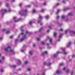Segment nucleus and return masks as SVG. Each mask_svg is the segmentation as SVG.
I'll return each mask as SVG.
<instances>
[{
	"label": "nucleus",
	"mask_w": 75,
	"mask_h": 75,
	"mask_svg": "<svg viewBox=\"0 0 75 75\" xmlns=\"http://www.w3.org/2000/svg\"><path fill=\"white\" fill-rule=\"evenodd\" d=\"M45 54H47V51H45L44 53H42L41 55L42 56H44V55H45Z\"/></svg>",
	"instance_id": "10"
},
{
	"label": "nucleus",
	"mask_w": 75,
	"mask_h": 75,
	"mask_svg": "<svg viewBox=\"0 0 75 75\" xmlns=\"http://www.w3.org/2000/svg\"><path fill=\"white\" fill-rule=\"evenodd\" d=\"M42 75H45V73H44V72L42 73Z\"/></svg>",
	"instance_id": "53"
},
{
	"label": "nucleus",
	"mask_w": 75,
	"mask_h": 75,
	"mask_svg": "<svg viewBox=\"0 0 75 75\" xmlns=\"http://www.w3.org/2000/svg\"><path fill=\"white\" fill-rule=\"evenodd\" d=\"M60 11L61 10L60 9H57V12L56 13V14H58Z\"/></svg>",
	"instance_id": "18"
},
{
	"label": "nucleus",
	"mask_w": 75,
	"mask_h": 75,
	"mask_svg": "<svg viewBox=\"0 0 75 75\" xmlns=\"http://www.w3.org/2000/svg\"><path fill=\"white\" fill-rule=\"evenodd\" d=\"M18 39H16L15 40V43H17V41H18Z\"/></svg>",
	"instance_id": "30"
},
{
	"label": "nucleus",
	"mask_w": 75,
	"mask_h": 75,
	"mask_svg": "<svg viewBox=\"0 0 75 75\" xmlns=\"http://www.w3.org/2000/svg\"><path fill=\"white\" fill-rule=\"evenodd\" d=\"M42 19V17L41 16V15L39 16V20H40L39 21H38V23H40L41 21V19Z\"/></svg>",
	"instance_id": "6"
},
{
	"label": "nucleus",
	"mask_w": 75,
	"mask_h": 75,
	"mask_svg": "<svg viewBox=\"0 0 75 75\" xmlns=\"http://www.w3.org/2000/svg\"><path fill=\"white\" fill-rule=\"evenodd\" d=\"M26 34H32V33L27 31L26 32Z\"/></svg>",
	"instance_id": "26"
},
{
	"label": "nucleus",
	"mask_w": 75,
	"mask_h": 75,
	"mask_svg": "<svg viewBox=\"0 0 75 75\" xmlns=\"http://www.w3.org/2000/svg\"><path fill=\"white\" fill-rule=\"evenodd\" d=\"M17 18L16 17H14L13 18V20H15Z\"/></svg>",
	"instance_id": "51"
},
{
	"label": "nucleus",
	"mask_w": 75,
	"mask_h": 75,
	"mask_svg": "<svg viewBox=\"0 0 75 75\" xmlns=\"http://www.w3.org/2000/svg\"><path fill=\"white\" fill-rule=\"evenodd\" d=\"M21 51L22 52H24V50H21Z\"/></svg>",
	"instance_id": "63"
},
{
	"label": "nucleus",
	"mask_w": 75,
	"mask_h": 75,
	"mask_svg": "<svg viewBox=\"0 0 75 75\" xmlns=\"http://www.w3.org/2000/svg\"><path fill=\"white\" fill-rule=\"evenodd\" d=\"M3 39V38H1V37L0 38V40H2Z\"/></svg>",
	"instance_id": "54"
},
{
	"label": "nucleus",
	"mask_w": 75,
	"mask_h": 75,
	"mask_svg": "<svg viewBox=\"0 0 75 75\" xmlns=\"http://www.w3.org/2000/svg\"><path fill=\"white\" fill-rule=\"evenodd\" d=\"M3 70L2 69H1V72H3Z\"/></svg>",
	"instance_id": "49"
},
{
	"label": "nucleus",
	"mask_w": 75,
	"mask_h": 75,
	"mask_svg": "<svg viewBox=\"0 0 75 75\" xmlns=\"http://www.w3.org/2000/svg\"><path fill=\"white\" fill-rule=\"evenodd\" d=\"M28 62H25V64H28Z\"/></svg>",
	"instance_id": "48"
},
{
	"label": "nucleus",
	"mask_w": 75,
	"mask_h": 75,
	"mask_svg": "<svg viewBox=\"0 0 75 75\" xmlns=\"http://www.w3.org/2000/svg\"><path fill=\"white\" fill-rule=\"evenodd\" d=\"M60 66H62L64 65V63H61L59 64Z\"/></svg>",
	"instance_id": "29"
},
{
	"label": "nucleus",
	"mask_w": 75,
	"mask_h": 75,
	"mask_svg": "<svg viewBox=\"0 0 75 75\" xmlns=\"http://www.w3.org/2000/svg\"><path fill=\"white\" fill-rule=\"evenodd\" d=\"M37 41H40V39L39 38H37Z\"/></svg>",
	"instance_id": "37"
},
{
	"label": "nucleus",
	"mask_w": 75,
	"mask_h": 75,
	"mask_svg": "<svg viewBox=\"0 0 75 75\" xmlns=\"http://www.w3.org/2000/svg\"><path fill=\"white\" fill-rule=\"evenodd\" d=\"M75 57V55H73L72 56V57H73V58H74Z\"/></svg>",
	"instance_id": "47"
},
{
	"label": "nucleus",
	"mask_w": 75,
	"mask_h": 75,
	"mask_svg": "<svg viewBox=\"0 0 75 75\" xmlns=\"http://www.w3.org/2000/svg\"><path fill=\"white\" fill-rule=\"evenodd\" d=\"M45 18H46V19H48V18H49V16H45Z\"/></svg>",
	"instance_id": "35"
},
{
	"label": "nucleus",
	"mask_w": 75,
	"mask_h": 75,
	"mask_svg": "<svg viewBox=\"0 0 75 75\" xmlns=\"http://www.w3.org/2000/svg\"><path fill=\"white\" fill-rule=\"evenodd\" d=\"M2 60H0V63H1V62H2V61H3V60H4V57H2Z\"/></svg>",
	"instance_id": "24"
},
{
	"label": "nucleus",
	"mask_w": 75,
	"mask_h": 75,
	"mask_svg": "<svg viewBox=\"0 0 75 75\" xmlns=\"http://www.w3.org/2000/svg\"><path fill=\"white\" fill-rule=\"evenodd\" d=\"M23 5L22 4H19V6L20 7H21V5Z\"/></svg>",
	"instance_id": "52"
},
{
	"label": "nucleus",
	"mask_w": 75,
	"mask_h": 75,
	"mask_svg": "<svg viewBox=\"0 0 75 75\" xmlns=\"http://www.w3.org/2000/svg\"><path fill=\"white\" fill-rule=\"evenodd\" d=\"M59 52H58L56 54H54L53 55V57L56 58V57H57L58 56V54H59Z\"/></svg>",
	"instance_id": "8"
},
{
	"label": "nucleus",
	"mask_w": 75,
	"mask_h": 75,
	"mask_svg": "<svg viewBox=\"0 0 75 75\" xmlns=\"http://www.w3.org/2000/svg\"><path fill=\"white\" fill-rule=\"evenodd\" d=\"M62 34L61 33L59 35V39H58V41H59L61 40V37H62Z\"/></svg>",
	"instance_id": "9"
},
{
	"label": "nucleus",
	"mask_w": 75,
	"mask_h": 75,
	"mask_svg": "<svg viewBox=\"0 0 75 75\" xmlns=\"http://www.w3.org/2000/svg\"><path fill=\"white\" fill-rule=\"evenodd\" d=\"M33 23H35V20H34V21H30L29 23V24H30V25H31Z\"/></svg>",
	"instance_id": "14"
},
{
	"label": "nucleus",
	"mask_w": 75,
	"mask_h": 75,
	"mask_svg": "<svg viewBox=\"0 0 75 75\" xmlns=\"http://www.w3.org/2000/svg\"><path fill=\"white\" fill-rule=\"evenodd\" d=\"M29 54L30 55H33V52H32L31 51H30Z\"/></svg>",
	"instance_id": "27"
},
{
	"label": "nucleus",
	"mask_w": 75,
	"mask_h": 75,
	"mask_svg": "<svg viewBox=\"0 0 75 75\" xmlns=\"http://www.w3.org/2000/svg\"><path fill=\"white\" fill-rule=\"evenodd\" d=\"M42 29H43V28H41L39 30V32H41V30H42Z\"/></svg>",
	"instance_id": "31"
},
{
	"label": "nucleus",
	"mask_w": 75,
	"mask_h": 75,
	"mask_svg": "<svg viewBox=\"0 0 75 75\" xmlns=\"http://www.w3.org/2000/svg\"><path fill=\"white\" fill-rule=\"evenodd\" d=\"M41 43L42 45H44V42H41Z\"/></svg>",
	"instance_id": "44"
},
{
	"label": "nucleus",
	"mask_w": 75,
	"mask_h": 75,
	"mask_svg": "<svg viewBox=\"0 0 75 75\" xmlns=\"http://www.w3.org/2000/svg\"><path fill=\"white\" fill-rule=\"evenodd\" d=\"M56 74H61V71L59 70H57L56 71Z\"/></svg>",
	"instance_id": "16"
},
{
	"label": "nucleus",
	"mask_w": 75,
	"mask_h": 75,
	"mask_svg": "<svg viewBox=\"0 0 75 75\" xmlns=\"http://www.w3.org/2000/svg\"><path fill=\"white\" fill-rule=\"evenodd\" d=\"M33 13H36V11L35 9H33Z\"/></svg>",
	"instance_id": "25"
},
{
	"label": "nucleus",
	"mask_w": 75,
	"mask_h": 75,
	"mask_svg": "<svg viewBox=\"0 0 75 75\" xmlns=\"http://www.w3.org/2000/svg\"><path fill=\"white\" fill-rule=\"evenodd\" d=\"M21 20H22L21 18H20L18 20L15 21V22H18V21H21Z\"/></svg>",
	"instance_id": "21"
},
{
	"label": "nucleus",
	"mask_w": 75,
	"mask_h": 75,
	"mask_svg": "<svg viewBox=\"0 0 75 75\" xmlns=\"http://www.w3.org/2000/svg\"><path fill=\"white\" fill-rule=\"evenodd\" d=\"M59 16H57V19L58 20V19H59Z\"/></svg>",
	"instance_id": "45"
},
{
	"label": "nucleus",
	"mask_w": 75,
	"mask_h": 75,
	"mask_svg": "<svg viewBox=\"0 0 75 75\" xmlns=\"http://www.w3.org/2000/svg\"><path fill=\"white\" fill-rule=\"evenodd\" d=\"M60 31H63V30L62 29H61L60 30Z\"/></svg>",
	"instance_id": "62"
},
{
	"label": "nucleus",
	"mask_w": 75,
	"mask_h": 75,
	"mask_svg": "<svg viewBox=\"0 0 75 75\" xmlns=\"http://www.w3.org/2000/svg\"><path fill=\"white\" fill-rule=\"evenodd\" d=\"M68 30H65V34H67L68 33Z\"/></svg>",
	"instance_id": "40"
},
{
	"label": "nucleus",
	"mask_w": 75,
	"mask_h": 75,
	"mask_svg": "<svg viewBox=\"0 0 75 75\" xmlns=\"http://www.w3.org/2000/svg\"><path fill=\"white\" fill-rule=\"evenodd\" d=\"M47 38L50 39V37L49 36H47Z\"/></svg>",
	"instance_id": "64"
},
{
	"label": "nucleus",
	"mask_w": 75,
	"mask_h": 75,
	"mask_svg": "<svg viewBox=\"0 0 75 75\" xmlns=\"http://www.w3.org/2000/svg\"><path fill=\"white\" fill-rule=\"evenodd\" d=\"M40 25H43V23H42L40 24Z\"/></svg>",
	"instance_id": "61"
},
{
	"label": "nucleus",
	"mask_w": 75,
	"mask_h": 75,
	"mask_svg": "<svg viewBox=\"0 0 75 75\" xmlns=\"http://www.w3.org/2000/svg\"><path fill=\"white\" fill-rule=\"evenodd\" d=\"M33 47H36V45H35V44L34 43L33 44Z\"/></svg>",
	"instance_id": "41"
},
{
	"label": "nucleus",
	"mask_w": 75,
	"mask_h": 75,
	"mask_svg": "<svg viewBox=\"0 0 75 75\" xmlns=\"http://www.w3.org/2000/svg\"><path fill=\"white\" fill-rule=\"evenodd\" d=\"M69 8H65L63 9V11H67V10H69Z\"/></svg>",
	"instance_id": "17"
},
{
	"label": "nucleus",
	"mask_w": 75,
	"mask_h": 75,
	"mask_svg": "<svg viewBox=\"0 0 75 75\" xmlns=\"http://www.w3.org/2000/svg\"><path fill=\"white\" fill-rule=\"evenodd\" d=\"M40 12H41V13H44V9H42L41 11Z\"/></svg>",
	"instance_id": "32"
},
{
	"label": "nucleus",
	"mask_w": 75,
	"mask_h": 75,
	"mask_svg": "<svg viewBox=\"0 0 75 75\" xmlns=\"http://www.w3.org/2000/svg\"><path fill=\"white\" fill-rule=\"evenodd\" d=\"M62 50L64 52V55H66L67 54V53L65 52V48H61Z\"/></svg>",
	"instance_id": "13"
},
{
	"label": "nucleus",
	"mask_w": 75,
	"mask_h": 75,
	"mask_svg": "<svg viewBox=\"0 0 75 75\" xmlns=\"http://www.w3.org/2000/svg\"><path fill=\"white\" fill-rule=\"evenodd\" d=\"M4 13H3L2 14V17H3V16H4Z\"/></svg>",
	"instance_id": "56"
},
{
	"label": "nucleus",
	"mask_w": 75,
	"mask_h": 75,
	"mask_svg": "<svg viewBox=\"0 0 75 75\" xmlns=\"http://www.w3.org/2000/svg\"><path fill=\"white\" fill-rule=\"evenodd\" d=\"M68 21V19L67 18L66 20V22H67V21Z\"/></svg>",
	"instance_id": "57"
},
{
	"label": "nucleus",
	"mask_w": 75,
	"mask_h": 75,
	"mask_svg": "<svg viewBox=\"0 0 75 75\" xmlns=\"http://www.w3.org/2000/svg\"><path fill=\"white\" fill-rule=\"evenodd\" d=\"M70 33L71 34H73L75 35V32L74 31H70Z\"/></svg>",
	"instance_id": "19"
},
{
	"label": "nucleus",
	"mask_w": 75,
	"mask_h": 75,
	"mask_svg": "<svg viewBox=\"0 0 75 75\" xmlns=\"http://www.w3.org/2000/svg\"><path fill=\"white\" fill-rule=\"evenodd\" d=\"M57 6H59V4L58 3H57L56 4Z\"/></svg>",
	"instance_id": "46"
},
{
	"label": "nucleus",
	"mask_w": 75,
	"mask_h": 75,
	"mask_svg": "<svg viewBox=\"0 0 75 75\" xmlns=\"http://www.w3.org/2000/svg\"><path fill=\"white\" fill-rule=\"evenodd\" d=\"M73 15V14H72V13H69L68 14V16H72Z\"/></svg>",
	"instance_id": "20"
},
{
	"label": "nucleus",
	"mask_w": 75,
	"mask_h": 75,
	"mask_svg": "<svg viewBox=\"0 0 75 75\" xmlns=\"http://www.w3.org/2000/svg\"><path fill=\"white\" fill-rule=\"evenodd\" d=\"M71 44H72V42H69L67 45V47H68V48L69 47H70V46L71 45Z\"/></svg>",
	"instance_id": "12"
},
{
	"label": "nucleus",
	"mask_w": 75,
	"mask_h": 75,
	"mask_svg": "<svg viewBox=\"0 0 75 75\" xmlns=\"http://www.w3.org/2000/svg\"><path fill=\"white\" fill-rule=\"evenodd\" d=\"M52 26V25H51L49 26V28L50 29L51 28Z\"/></svg>",
	"instance_id": "43"
},
{
	"label": "nucleus",
	"mask_w": 75,
	"mask_h": 75,
	"mask_svg": "<svg viewBox=\"0 0 75 75\" xmlns=\"http://www.w3.org/2000/svg\"><path fill=\"white\" fill-rule=\"evenodd\" d=\"M43 6H46V2H45L43 4Z\"/></svg>",
	"instance_id": "42"
},
{
	"label": "nucleus",
	"mask_w": 75,
	"mask_h": 75,
	"mask_svg": "<svg viewBox=\"0 0 75 75\" xmlns=\"http://www.w3.org/2000/svg\"><path fill=\"white\" fill-rule=\"evenodd\" d=\"M52 39H49V41L50 43V44L51 45H52L53 44V43H52Z\"/></svg>",
	"instance_id": "15"
},
{
	"label": "nucleus",
	"mask_w": 75,
	"mask_h": 75,
	"mask_svg": "<svg viewBox=\"0 0 75 75\" xmlns=\"http://www.w3.org/2000/svg\"><path fill=\"white\" fill-rule=\"evenodd\" d=\"M24 26H21V28H20V29L21 30V32H22V33H23L24 31V30L23 29V28H24Z\"/></svg>",
	"instance_id": "11"
},
{
	"label": "nucleus",
	"mask_w": 75,
	"mask_h": 75,
	"mask_svg": "<svg viewBox=\"0 0 75 75\" xmlns=\"http://www.w3.org/2000/svg\"><path fill=\"white\" fill-rule=\"evenodd\" d=\"M65 18V16L64 15H62V16L61 18H62V19H64Z\"/></svg>",
	"instance_id": "22"
},
{
	"label": "nucleus",
	"mask_w": 75,
	"mask_h": 75,
	"mask_svg": "<svg viewBox=\"0 0 75 75\" xmlns=\"http://www.w3.org/2000/svg\"><path fill=\"white\" fill-rule=\"evenodd\" d=\"M6 34H8L10 33V31H7L6 32Z\"/></svg>",
	"instance_id": "34"
},
{
	"label": "nucleus",
	"mask_w": 75,
	"mask_h": 75,
	"mask_svg": "<svg viewBox=\"0 0 75 75\" xmlns=\"http://www.w3.org/2000/svg\"><path fill=\"white\" fill-rule=\"evenodd\" d=\"M12 67L13 68H16V66L15 65H13V66H12Z\"/></svg>",
	"instance_id": "36"
},
{
	"label": "nucleus",
	"mask_w": 75,
	"mask_h": 75,
	"mask_svg": "<svg viewBox=\"0 0 75 75\" xmlns=\"http://www.w3.org/2000/svg\"><path fill=\"white\" fill-rule=\"evenodd\" d=\"M13 36H12L10 37V38H13Z\"/></svg>",
	"instance_id": "58"
},
{
	"label": "nucleus",
	"mask_w": 75,
	"mask_h": 75,
	"mask_svg": "<svg viewBox=\"0 0 75 75\" xmlns=\"http://www.w3.org/2000/svg\"><path fill=\"white\" fill-rule=\"evenodd\" d=\"M62 3H63L64 4H65V3H66V2L64 0H63L62 1Z\"/></svg>",
	"instance_id": "39"
},
{
	"label": "nucleus",
	"mask_w": 75,
	"mask_h": 75,
	"mask_svg": "<svg viewBox=\"0 0 75 75\" xmlns=\"http://www.w3.org/2000/svg\"><path fill=\"white\" fill-rule=\"evenodd\" d=\"M11 47L10 46H8L7 47L5 48L4 50L6 52H11L14 55L15 54L14 51L13 50H11Z\"/></svg>",
	"instance_id": "1"
},
{
	"label": "nucleus",
	"mask_w": 75,
	"mask_h": 75,
	"mask_svg": "<svg viewBox=\"0 0 75 75\" xmlns=\"http://www.w3.org/2000/svg\"><path fill=\"white\" fill-rule=\"evenodd\" d=\"M6 7H8L9 5L8 4H6Z\"/></svg>",
	"instance_id": "50"
},
{
	"label": "nucleus",
	"mask_w": 75,
	"mask_h": 75,
	"mask_svg": "<svg viewBox=\"0 0 75 75\" xmlns=\"http://www.w3.org/2000/svg\"><path fill=\"white\" fill-rule=\"evenodd\" d=\"M26 12H27V9L23 10L20 11L19 13L21 16H25L27 15Z\"/></svg>",
	"instance_id": "2"
},
{
	"label": "nucleus",
	"mask_w": 75,
	"mask_h": 75,
	"mask_svg": "<svg viewBox=\"0 0 75 75\" xmlns=\"http://www.w3.org/2000/svg\"><path fill=\"white\" fill-rule=\"evenodd\" d=\"M31 69L30 68H28V71H31Z\"/></svg>",
	"instance_id": "33"
},
{
	"label": "nucleus",
	"mask_w": 75,
	"mask_h": 75,
	"mask_svg": "<svg viewBox=\"0 0 75 75\" xmlns=\"http://www.w3.org/2000/svg\"><path fill=\"white\" fill-rule=\"evenodd\" d=\"M20 35H23V38H21L20 40L21 42H22L26 38V34H24V33H21Z\"/></svg>",
	"instance_id": "3"
},
{
	"label": "nucleus",
	"mask_w": 75,
	"mask_h": 75,
	"mask_svg": "<svg viewBox=\"0 0 75 75\" xmlns=\"http://www.w3.org/2000/svg\"><path fill=\"white\" fill-rule=\"evenodd\" d=\"M43 64L45 65H47V66H50V65H51V63L49 62L48 63H47L46 62H44Z\"/></svg>",
	"instance_id": "5"
},
{
	"label": "nucleus",
	"mask_w": 75,
	"mask_h": 75,
	"mask_svg": "<svg viewBox=\"0 0 75 75\" xmlns=\"http://www.w3.org/2000/svg\"><path fill=\"white\" fill-rule=\"evenodd\" d=\"M73 74H74V71H72L71 73V75H73Z\"/></svg>",
	"instance_id": "55"
},
{
	"label": "nucleus",
	"mask_w": 75,
	"mask_h": 75,
	"mask_svg": "<svg viewBox=\"0 0 75 75\" xmlns=\"http://www.w3.org/2000/svg\"><path fill=\"white\" fill-rule=\"evenodd\" d=\"M15 1V0H12L11 1V2H13V1Z\"/></svg>",
	"instance_id": "60"
},
{
	"label": "nucleus",
	"mask_w": 75,
	"mask_h": 75,
	"mask_svg": "<svg viewBox=\"0 0 75 75\" xmlns=\"http://www.w3.org/2000/svg\"><path fill=\"white\" fill-rule=\"evenodd\" d=\"M26 7H29V8H30V7H31V5H28L26 6Z\"/></svg>",
	"instance_id": "38"
},
{
	"label": "nucleus",
	"mask_w": 75,
	"mask_h": 75,
	"mask_svg": "<svg viewBox=\"0 0 75 75\" xmlns=\"http://www.w3.org/2000/svg\"><path fill=\"white\" fill-rule=\"evenodd\" d=\"M57 33H54V36L55 38H56V37H57Z\"/></svg>",
	"instance_id": "23"
},
{
	"label": "nucleus",
	"mask_w": 75,
	"mask_h": 75,
	"mask_svg": "<svg viewBox=\"0 0 75 75\" xmlns=\"http://www.w3.org/2000/svg\"><path fill=\"white\" fill-rule=\"evenodd\" d=\"M47 33H49L50 32V30H48L47 31Z\"/></svg>",
	"instance_id": "59"
},
{
	"label": "nucleus",
	"mask_w": 75,
	"mask_h": 75,
	"mask_svg": "<svg viewBox=\"0 0 75 75\" xmlns=\"http://www.w3.org/2000/svg\"><path fill=\"white\" fill-rule=\"evenodd\" d=\"M63 71H65V70H66V73H68V72H69V69H67L66 67H64L63 69Z\"/></svg>",
	"instance_id": "7"
},
{
	"label": "nucleus",
	"mask_w": 75,
	"mask_h": 75,
	"mask_svg": "<svg viewBox=\"0 0 75 75\" xmlns=\"http://www.w3.org/2000/svg\"><path fill=\"white\" fill-rule=\"evenodd\" d=\"M20 64H21V61L20 60H18V65H20Z\"/></svg>",
	"instance_id": "28"
},
{
	"label": "nucleus",
	"mask_w": 75,
	"mask_h": 75,
	"mask_svg": "<svg viewBox=\"0 0 75 75\" xmlns=\"http://www.w3.org/2000/svg\"><path fill=\"white\" fill-rule=\"evenodd\" d=\"M1 11H2V12L4 11L5 13H6V12H9V13H10V12H11V9L9 8L8 9V11L6 9H2Z\"/></svg>",
	"instance_id": "4"
}]
</instances>
